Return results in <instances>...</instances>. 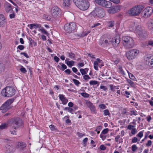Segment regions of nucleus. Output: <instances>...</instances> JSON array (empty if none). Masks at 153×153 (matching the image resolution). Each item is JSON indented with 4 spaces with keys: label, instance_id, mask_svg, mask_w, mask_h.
I'll list each match as a JSON object with an SVG mask.
<instances>
[{
    "label": "nucleus",
    "instance_id": "473e14b6",
    "mask_svg": "<svg viewBox=\"0 0 153 153\" xmlns=\"http://www.w3.org/2000/svg\"><path fill=\"white\" fill-rule=\"evenodd\" d=\"M68 56L73 59H74L75 57V54L72 52H70L68 53Z\"/></svg>",
    "mask_w": 153,
    "mask_h": 153
},
{
    "label": "nucleus",
    "instance_id": "a211bd4d",
    "mask_svg": "<svg viewBox=\"0 0 153 153\" xmlns=\"http://www.w3.org/2000/svg\"><path fill=\"white\" fill-rule=\"evenodd\" d=\"M131 54L133 55V56L135 58L138 55L139 53V51L136 49H132L130 50Z\"/></svg>",
    "mask_w": 153,
    "mask_h": 153
},
{
    "label": "nucleus",
    "instance_id": "9d476101",
    "mask_svg": "<svg viewBox=\"0 0 153 153\" xmlns=\"http://www.w3.org/2000/svg\"><path fill=\"white\" fill-rule=\"evenodd\" d=\"M153 10L151 7H148L145 8L142 11L141 14L144 18L148 17L152 14Z\"/></svg>",
    "mask_w": 153,
    "mask_h": 153
},
{
    "label": "nucleus",
    "instance_id": "052dcab7",
    "mask_svg": "<svg viewBox=\"0 0 153 153\" xmlns=\"http://www.w3.org/2000/svg\"><path fill=\"white\" fill-rule=\"evenodd\" d=\"M99 44L100 45H102L104 44V40L102 38H101L100 39Z\"/></svg>",
    "mask_w": 153,
    "mask_h": 153
},
{
    "label": "nucleus",
    "instance_id": "2f4dec72",
    "mask_svg": "<svg viewBox=\"0 0 153 153\" xmlns=\"http://www.w3.org/2000/svg\"><path fill=\"white\" fill-rule=\"evenodd\" d=\"M111 39L109 38H107V39H105L104 40V44H106L107 45L111 44Z\"/></svg>",
    "mask_w": 153,
    "mask_h": 153
},
{
    "label": "nucleus",
    "instance_id": "0eeeda50",
    "mask_svg": "<svg viewBox=\"0 0 153 153\" xmlns=\"http://www.w3.org/2000/svg\"><path fill=\"white\" fill-rule=\"evenodd\" d=\"M14 100V98H12L7 100L0 107V109L4 111H7L9 109L11 108L10 105L13 102Z\"/></svg>",
    "mask_w": 153,
    "mask_h": 153
},
{
    "label": "nucleus",
    "instance_id": "5fc2aeb1",
    "mask_svg": "<svg viewBox=\"0 0 153 153\" xmlns=\"http://www.w3.org/2000/svg\"><path fill=\"white\" fill-rule=\"evenodd\" d=\"M62 68L60 69L62 71H64L65 69L67 68V66L64 64L62 63L61 65Z\"/></svg>",
    "mask_w": 153,
    "mask_h": 153
},
{
    "label": "nucleus",
    "instance_id": "338daca9",
    "mask_svg": "<svg viewBox=\"0 0 153 153\" xmlns=\"http://www.w3.org/2000/svg\"><path fill=\"white\" fill-rule=\"evenodd\" d=\"M152 143V141L150 140H149L148 141L147 143L146 144V146H150L151 145Z\"/></svg>",
    "mask_w": 153,
    "mask_h": 153
},
{
    "label": "nucleus",
    "instance_id": "20e7f679",
    "mask_svg": "<svg viewBox=\"0 0 153 153\" xmlns=\"http://www.w3.org/2000/svg\"><path fill=\"white\" fill-rule=\"evenodd\" d=\"M10 126L18 128L22 125V121L21 119L19 118H16L12 119L9 122Z\"/></svg>",
    "mask_w": 153,
    "mask_h": 153
},
{
    "label": "nucleus",
    "instance_id": "a18cd8bd",
    "mask_svg": "<svg viewBox=\"0 0 153 153\" xmlns=\"http://www.w3.org/2000/svg\"><path fill=\"white\" fill-rule=\"evenodd\" d=\"M143 132L144 131H140L137 135V136L140 138L142 137L143 136Z\"/></svg>",
    "mask_w": 153,
    "mask_h": 153
},
{
    "label": "nucleus",
    "instance_id": "1a4fd4ad",
    "mask_svg": "<svg viewBox=\"0 0 153 153\" xmlns=\"http://www.w3.org/2000/svg\"><path fill=\"white\" fill-rule=\"evenodd\" d=\"M62 13L60 9L56 6L53 7L51 9V14L53 17L56 18L60 16Z\"/></svg>",
    "mask_w": 153,
    "mask_h": 153
},
{
    "label": "nucleus",
    "instance_id": "f257e3e1",
    "mask_svg": "<svg viewBox=\"0 0 153 153\" xmlns=\"http://www.w3.org/2000/svg\"><path fill=\"white\" fill-rule=\"evenodd\" d=\"M122 39L123 45L126 48H129L134 46V41L130 36H123Z\"/></svg>",
    "mask_w": 153,
    "mask_h": 153
},
{
    "label": "nucleus",
    "instance_id": "7c9ffc66",
    "mask_svg": "<svg viewBox=\"0 0 153 153\" xmlns=\"http://www.w3.org/2000/svg\"><path fill=\"white\" fill-rule=\"evenodd\" d=\"M148 25L149 29L153 30V19L149 23Z\"/></svg>",
    "mask_w": 153,
    "mask_h": 153
},
{
    "label": "nucleus",
    "instance_id": "603ef678",
    "mask_svg": "<svg viewBox=\"0 0 153 153\" xmlns=\"http://www.w3.org/2000/svg\"><path fill=\"white\" fill-rule=\"evenodd\" d=\"M119 72L122 74H124L125 73L122 67H120L118 69Z\"/></svg>",
    "mask_w": 153,
    "mask_h": 153
},
{
    "label": "nucleus",
    "instance_id": "393cba45",
    "mask_svg": "<svg viewBox=\"0 0 153 153\" xmlns=\"http://www.w3.org/2000/svg\"><path fill=\"white\" fill-rule=\"evenodd\" d=\"M139 37L141 39H145L147 36V33L145 32H141L139 34Z\"/></svg>",
    "mask_w": 153,
    "mask_h": 153
},
{
    "label": "nucleus",
    "instance_id": "423d86ee",
    "mask_svg": "<svg viewBox=\"0 0 153 153\" xmlns=\"http://www.w3.org/2000/svg\"><path fill=\"white\" fill-rule=\"evenodd\" d=\"M76 28V25L73 22L66 24L64 26V29L67 33L72 32Z\"/></svg>",
    "mask_w": 153,
    "mask_h": 153
},
{
    "label": "nucleus",
    "instance_id": "8fccbe9b",
    "mask_svg": "<svg viewBox=\"0 0 153 153\" xmlns=\"http://www.w3.org/2000/svg\"><path fill=\"white\" fill-rule=\"evenodd\" d=\"M99 107L102 109H104L106 108V106L104 104H101L99 105Z\"/></svg>",
    "mask_w": 153,
    "mask_h": 153
},
{
    "label": "nucleus",
    "instance_id": "680f3d73",
    "mask_svg": "<svg viewBox=\"0 0 153 153\" xmlns=\"http://www.w3.org/2000/svg\"><path fill=\"white\" fill-rule=\"evenodd\" d=\"M24 48V46L23 45H19L17 47V49H19L21 50H23Z\"/></svg>",
    "mask_w": 153,
    "mask_h": 153
},
{
    "label": "nucleus",
    "instance_id": "dca6fc26",
    "mask_svg": "<svg viewBox=\"0 0 153 153\" xmlns=\"http://www.w3.org/2000/svg\"><path fill=\"white\" fill-rule=\"evenodd\" d=\"M5 10L7 12L10 13L13 11L12 7L11 5L9 3H7L6 7Z\"/></svg>",
    "mask_w": 153,
    "mask_h": 153
},
{
    "label": "nucleus",
    "instance_id": "c03bdc74",
    "mask_svg": "<svg viewBox=\"0 0 153 153\" xmlns=\"http://www.w3.org/2000/svg\"><path fill=\"white\" fill-rule=\"evenodd\" d=\"M99 82L95 80H91L90 81L89 83L91 85H96Z\"/></svg>",
    "mask_w": 153,
    "mask_h": 153
},
{
    "label": "nucleus",
    "instance_id": "bb28decb",
    "mask_svg": "<svg viewBox=\"0 0 153 153\" xmlns=\"http://www.w3.org/2000/svg\"><path fill=\"white\" fill-rule=\"evenodd\" d=\"M84 0H73V1L76 5L77 7V6L82 1H84Z\"/></svg>",
    "mask_w": 153,
    "mask_h": 153
},
{
    "label": "nucleus",
    "instance_id": "4c0bfd02",
    "mask_svg": "<svg viewBox=\"0 0 153 153\" xmlns=\"http://www.w3.org/2000/svg\"><path fill=\"white\" fill-rule=\"evenodd\" d=\"M94 68L96 70H98V63L97 61H95L94 63Z\"/></svg>",
    "mask_w": 153,
    "mask_h": 153
},
{
    "label": "nucleus",
    "instance_id": "4468645a",
    "mask_svg": "<svg viewBox=\"0 0 153 153\" xmlns=\"http://www.w3.org/2000/svg\"><path fill=\"white\" fill-rule=\"evenodd\" d=\"M15 149V148L13 146L7 145L5 146V153H13Z\"/></svg>",
    "mask_w": 153,
    "mask_h": 153
},
{
    "label": "nucleus",
    "instance_id": "72a5a7b5",
    "mask_svg": "<svg viewBox=\"0 0 153 153\" xmlns=\"http://www.w3.org/2000/svg\"><path fill=\"white\" fill-rule=\"evenodd\" d=\"M89 108L90 109L91 113L93 114H95L96 113V108L95 106L94 105H92Z\"/></svg>",
    "mask_w": 153,
    "mask_h": 153
},
{
    "label": "nucleus",
    "instance_id": "f8f14e48",
    "mask_svg": "<svg viewBox=\"0 0 153 153\" xmlns=\"http://www.w3.org/2000/svg\"><path fill=\"white\" fill-rule=\"evenodd\" d=\"M144 60L146 63L149 66L153 67V56L147 55L144 56Z\"/></svg>",
    "mask_w": 153,
    "mask_h": 153
},
{
    "label": "nucleus",
    "instance_id": "3c124183",
    "mask_svg": "<svg viewBox=\"0 0 153 153\" xmlns=\"http://www.w3.org/2000/svg\"><path fill=\"white\" fill-rule=\"evenodd\" d=\"M128 75L130 78L132 80H134L135 78V77L133 74L131 73H129L128 71Z\"/></svg>",
    "mask_w": 153,
    "mask_h": 153
},
{
    "label": "nucleus",
    "instance_id": "37998d69",
    "mask_svg": "<svg viewBox=\"0 0 153 153\" xmlns=\"http://www.w3.org/2000/svg\"><path fill=\"white\" fill-rule=\"evenodd\" d=\"M81 95L84 98H88L89 97V94L86 93H81Z\"/></svg>",
    "mask_w": 153,
    "mask_h": 153
},
{
    "label": "nucleus",
    "instance_id": "f03ea898",
    "mask_svg": "<svg viewBox=\"0 0 153 153\" xmlns=\"http://www.w3.org/2000/svg\"><path fill=\"white\" fill-rule=\"evenodd\" d=\"M142 5L136 6L128 10V13L131 16H137L139 15L143 9Z\"/></svg>",
    "mask_w": 153,
    "mask_h": 153
},
{
    "label": "nucleus",
    "instance_id": "2eb2a0df",
    "mask_svg": "<svg viewBox=\"0 0 153 153\" xmlns=\"http://www.w3.org/2000/svg\"><path fill=\"white\" fill-rule=\"evenodd\" d=\"M59 99L61 101L63 105H66L68 101V100L63 94H60L59 95Z\"/></svg>",
    "mask_w": 153,
    "mask_h": 153
},
{
    "label": "nucleus",
    "instance_id": "c756f323",
    "mask_svg": "<svg viewBox=\"0 0 153 153\" xmlns=\"http://www.w3.org/2000/svg\"><path fill=\"white\" fill-rule=\"evenodd\" d=\"M127 82L132 87H135V84L132 81L131 79H127Z\"/></svg>",
    "mask_w": 153,
    "mask_h": 153
},
{
    "label": "nucleus",
    "instance_id": "5701e85b",
    "mask_svg": "<svg viewBox=\"0 0 153 153\" xmlns=\"http://www.w3.org/2000/svg\"><path fill=\"white\" fill-rule=\"evenodd\" d=\"M62 5L65 7H68L70 5V0H62Z\"/></svg>",
    "mask_w": 153,
    "mask_h": 153
},
{
    "label": "nucleus",
    "instance_id": "b1692460",
    "mask_svg": "<svg viewBox=\"0 0 153 153\" xmlns=\"http://www.w3.org/2000/svg\"><path fill=\"white\" fill-rule=\"evenodd\" d=\"M11 128L10 129V131L11 133V134H13L14 135H16V129L17 128H16V127H14L13 126H11Z\"/></svg>",
    "mask_w": 153,
    "mask_h": 153
},
{
    "label": "nucleus",
    "instance_id": "4be33fe9",
    "mask_svg": "<svg viewBox=\"0 0 153 153\" xmlns=\"http://www.w3.org/2000/svg\"><path fill=\"white\" fill-rule=\"evenodd\" d=\"M9 126V123H2L0 125V129L3 130L6 129Z\"/></svg>",
    "mask_w": 153,
    "mask_h": 153
},
{
    "label": "nucleus",
    "instance_id": "aec40b11",
    "mask_svg": "<svg viewBox=\"0 0 153 153\" xmlns=\"http://www.w3.org/2000/svg\"><path fill=\"white\" fill-rule=\"evenodd\" d=\"M117 7L111 8L108 10V12L110 14H114L117 12L116 10L117 9Z\"/></svg>",
    "mask_w": 153,
    "mask_h": 153
},
{
    "label": "nucleus",
    "instance_id": "e433bc0d",
    "mask_svg": "<svg viewBox=\"0 0 153 153\" xmlns=\"http://www.w3.org/2000/svg\"><path fill=\"white\" fill-rule=\"evenodd\" d=\"M138 149V147L136 145H133L131 146V150L133 152H135Z\"/></svg>",
    "mask_w": 153,
    "mask_h": 153
},
{
    "label": "nucleus",
    "instance_id": "58836bf2",
    "mask_svg": "<svg viewBox=\"0 0 153 153\" xmlns=\"http://www.w3.org/2000/svg\"><path fill=\"white\" fill-rule=\"evenodd\" d=\"M130 115L132 116L134 115L136 116L137 115V112L136 110H131L130 111Z\"/></svg>",
    "mask_w": 153,
    "mask_h": 153
},
{
    "label": "nucleus",
    "instance_id": "6ab92c4d",
    "mask_svg": "<svg viewBox=\"0 0 153 153\" xmlns=\"http://www.w3.org/2000/svg\"><path fill=\"white\" fill-rule=\"evenodd\" d=\"M27 145L25 143L22 142H19L18 144V146L19 148L22 149H25L26 146Z\"/></svg>",
    "mask_w": 153,
    "mask_h": 153
},
{
    "label": "nucleus",
    "instance_id": "a19ab883",
    "mask_svg": "<svg viewBox=\"0 0 153 153\" xmlns=\"http://www.w3.org/2000/svg\"><path fill=\"white\" fill-rule=\"evenodd\" d=\"M102 127L101 126H99L97 127V128L95 130L97 132L98 134H99L100 133V131L102 129Z\"/></svg>",
    "mask_w": 153,
    "mask_h": 153
},
{
    "label": "nucleus",
    "instance_id": "864d4df0",
    "mask_svg": "<svg viewBox=\"0 0 153 153\" xmlns=\"http://www.w3.org/2000/svg\"><path fill=\"white\" fill-rule=\"evenodd\" d=\"M84 79L85 80H87L91 79V77L88 76V75H85L83 76Z\"/></svg>",
    "mask_w": 153,
    "mask_h": 153
},
{
    "label": "nucleus",
    "instance_id": "c9c22d12",
    "mask_svg": "<svg viewBox=\"0 0 153 153\" xmlns=\"http://www.w3.org/2000/svg\"><path fill=\"white\" fill-rule=\"evenodd\" d=\"M72 80L75 85L77 86H78L80 84V82H79V81L76 79H72Z\"/></svg>",
    "mask_w": 153,
    "mask_h": 153
},
{
    "label": "nucleus",
    "instance_id": "6e6d98bb",
    "mask_svg": "<svg viewBox=\"0 0 153 153\" xmlns=\"http://www.w3.org/2000/svg\"><path fill=\"white\" fill-rule=\"evenodd\" d=\"M20 71L23 73H25L27 72L26 69L23 66H22V67L20 68Z\"/></svg>",
    "mask_w": 153,
    "mask_h": 153
},
{
    "label": "nucleus",
    "instance_id": "ea45409f",
    "mask_svg": "<svg viewBox=\"0 0 153 153\" xmlns=\"http://www.w3.org/2000/svg\"><path fill=\"white\" fill-rule=\"evenodd\" d=\"M88 140L87 137L85 138L82 140L83 145L84 146H86L87 145V142Z\"/></svg>",
    "mask_w": 153,
    "mask_h": 153
},
{
    "label": "nucleus",
    "instance_id": "f3484780",
    "mask_svg": "<svg viewBox=\"0 0 153 153\" xmlns=\"http://www.w3.org/2000/svg\"><path fill=\"white\" fill-rule=\"evenodd\" d=\"M69 59L68 58H66L65 61V63L70 67H71L72 66H73L74 64V62L73 61L71 60L69 61Z\"/></svg>",
    "mask_w": 153,
    "mask_h": 153
},
{
    "label": "nucleus",
    "instance_id": "6e6552de",
    "mask_svg": "<svg viewBox=\"0 0 153 153\" xmlns=\"http://www.w3.org/2000/svg\"><path fill=\"white\" fill-rule=\"evenodd\" d=\"M94 2L99 5L107 8H110L112 6L110 1L105 0H95Z\"/></svg>",
    "mask_w": 153,
    "mask_h": 153
},
{
    "label": "nucleus",
    "instance_id": "a878e982",
    "mask_svg": "<svg viewBox=\"0 0 153 153\" xmlns=\"http://www.w3.org/2000/svg\"><path fill=\"white\" fill-rule=\"evenodd\" d=\"M108 27H112L114 25V21L111 20L107 22Z\"/></svg>",
    "mask_w": 153,
    "mask_h": 153
},
{
    "label": "nucleus",
    "instance_id": "79ce46f5",
    "mask_svg": "<svg viewBox=\"0 0 153 153\" xmlns=\"http://www.w3.org/2000/svg\"><path fill=\"white\" fill-rule=\"evenodd\" d=\"M103 114L105 116L109 115L110 114L108 109H105L103 111Z\"/></svg>",
    "mask_w": 153,
    "mask_h": 153
},
{
    "label": "nucleus",
    "instance_id": "0e129e2a",
    "mask_svg": "<svg viewBox=\"0 0 153 153\" xmlns=\"http://www.w3.org/2000/svg\"><path fill=\"white\" fill-rule=\"evenodd\" d=\"M84 65V63L83 62L79 63L78 64L77 66L79 68L82 67Z\"/></svg>",
    "mask_w": 153,
    "mask_h": 153
},
{
    "label": "nucleus",
    "instance_id": "774afa93",
    "mask_svg": "<svg viewBox=\"0 0 153 153\" xmlns=\"http://www.w3.org/2000/svg\"><path fill=\"white\" fill-rule=\"evenodd\" d=\"M100 137L103 140H104L106 138V136L105 135H103V134H101L100 135Z\"/></svg>",
    "mask_w": 153,
    "mask_h": 153
},
{
    "label": "nucleus",
    "instance_id": "ddd939ff",
    "mask_svg": "<svg viewBox=\"0 0 153 153\" xmlns=\"http://www.w3.org/2000/svg\"><path fill=\"white\" fill-rule=\"evenodd\" d=\"M111 43L113 46L117 47L120 42V38L119 36L114 37L111 39Z\"/></svg>",
    "mask_w": 153,
    "mask_h": 153
},
{
    "label": "nucleus",
    "instance_id": "69168bd1",
    "mask_svg": "<svg viewBox=\"0 0 153 153\" xmlns=\"http://www.w3.org/2000/svg\"><path fill=\"white\" fill-rule=\"evenodd\" d=\"M5 22L4 20L0 21V26L3 27L4 25Z\"/></svg>",
    "mask_w": 153,
    "mask_h": 153
},
{
    "label": "nucleus",
    "instance_id": "412c9836",
    "mask_svg": "<svg viewBox=\"0 0 153 153\" xmlns=\"http://www.w3.org/2000/svg\"><path fill=\"white\" fill-rule=\"evenodd\" d=\"M131 54V53L130 51H128L126 53L127 58L129 60H131L134 59V58L133 56V55H132Z\"/></svg>",
    "mask_w": 153,
    "mask_h": 153
},
{
    "label": "nucleus",
    "instance_id": "e2e57ef3",
    "mask_svg": "<svg viewBox=\"0 0 153 153\" xmlns=\"http://www.w3.org/2000/svg\"><path fill=\"white\" fill-rule=\"evenodd\" d=\"M148 44L149 45L153 47V40H150L148 42Z\"/></svg>",
    "mask_w": 153,
    "mask_h": 153
},
{
    "label": "nucleus",
    "instance_id": "9b49d317",
    "mask_svg": "<svg viewBox=\"0 0 153 153\" xmlns=\"http://www.w3.org/2000/svg\"><path fill=\"white\" fill-rule=\"evenodd\" d=\"M89 6V2L88 1L84 0V1H82L77 7L81 10H87Z\"/></svg>",
    "mask_w": 153,
    "mask_h": 153
},
{
    "label": "nucleus",
    "instance_id": "09e8293b",
    "mask_svg": "<svg viewBox=\"0 0 153 153\" xmlns=\"http://www.w3.org/2000/svg\"><path fill=\"white\" fill-rule=\"evenodd\" d=\"M108 128H105L102 130L101 134H107L108 131Z\"/></svg>",
    "mask_w": 153,
    "mask_h": 153
},
{
    "label": "nucleus",
    "instance_id": "39448f33",
    "mask_svg": "<svg viewBox=\"0 0 153 153\" xmlns=\"http://www.w3.org/2000/svg\"><path fill=\"white\" fill-rule=\"evenodd\" d=\"M91 14L99 17L102 18L105 15L104 11L101 7H96L95 9L91 13Z\"/></svg>",
    "mask_w": 153,
    "mask_h": 153
},
{
    "label": "nucleus",
    "instance_id": "f704fd0d",
    "mask_svg": "<svg viewBox=\"0 0 153 153\" xmlns=\"http://www.w3.org/2000/svg\"><path fill=\"white\" fill-rule=\"evenodd\" d=\"M111 90L112 91H114L116 89H118V88L117 86H113V85H110Z\"/></svg>",
    "mask_w": 153,
    "mask_h": 153
},
{
    "label": "nucleus",
    "instance_id": "cd10ccee",
    "mask_svg": "<svg viewBox=\"0 0 153 153\" xmlns=\"http://www.w3.org/2000/svg\"><path fill=\"white\" fill-rule=\"evenodd\" d=\"M39 30L41 31L42 33L46 34L48 36L49 35V33L45 29H44L43 27H42L39 29Z\"/></svg>",
    "mask_w": 153,
    "mask_h": 153
},
{
    "label": "nucleus",
    "instance_id": "c85d7f7f",
    "mask_svg": "<svg viewBox=\"0 0 153 153\" xmlns=\"http://www.w3.org/2000/svg\"><path fill=\"white\" fill-rule=\"evenodd\" d=\"M91 32L90 30H88L85 31H83L82 32L81 34V37H83L87 35Z\"/></svg>",
    "mask_w": 153,
    "mask_h": 153
},
{
    "label": "nucleus",
    "instance_id": "7ed1b4c3",
    "mask_svg": "<svg viewBox=\"0 0 153 153\" xmlns=\"http://www.w3.org/2000/svg\"><path fill=\"white\" fill-rule=\"evenodd\" d=\"M16 91L15 89L12 87L7 86L1 91L2 95L6 97H11L14 95Z\"/></svg>",
    "mask_w": 153,
    "mask_h": 153
},
{
    "label": "nucleus",
    "instance_id": "bf43d9fd",
    "mask_svg": "<svg viewBox=\"0 0 153 153\" xmlns=\"http://www.w3.org/2000/svg\"><path fill=\"white\" fill-rule=\"evenodd\" d=\"M137 132V130H136L135 128H134L132 129L131 131V133L132 134L134 135Z\"/></svg>",
    "mask_w": 153,
    "mask_h": 153
},
{
    "label": "nucleus",
    "instance_id": "13d9d810",
    "mask_svg": "<svg viewBox=\"0 0 153 153\" xmlns=\"http://www.w3.org/2000/svg\"><path fill=\"white\" fill-rule=\"evenodd\" d=\"M138 141V139L137 137H133L132 140V143H135Z\"/></svg>",
    "mask_w": 153,
    "mask_h": 153
},
{
    "label": "nucleus",
    "instance_id": "49530a36",
    "mask_svg": "<svg viewBox=\"0 0 153 153\" xmlns=\"http://www.w3.org/2000/svg\"><path fill=\"white\" fill-rule=\"evenodd\" d=\"M80 71L82 75H85L87 74V73L85 71V70L84 69L82 68L80 69Z\"/></svg>",
    "mask_w": 153,
    "mask_h": 153
},
{
    "label": "nucleus",
    "instance_id": "de8ad7c7",
    "mask_svg": "<svg viewBox=\"0 0 153 153\" xmlns=\"http://www.w3.org/2000/svg\"><path fill=\"white\" fill-rule=\"evenodd\" d=\"M86 104L88 107L90 108L91 107L92 105H93V103H92L90 101H87L86 102Z\"/></svg>",
    "mask_w": 153,
    "mask_h": 153
},
{
    "label": "nucleus",
    "instance_id": "4d7b16f0",
    "mask_svg": "<svg viewBox=\"0 0 153 153\" xmlns=\"http://www.w3.org/2000/svg\"><path fill=\"white\" fill-rule=\"evenodd\" d=\"M65 123L68 125H69L71 123V120L69 119H68L65 120Z\"/></svg>",
    "mask_w": 153,
    "mask_h": 153
}]
</instances>
